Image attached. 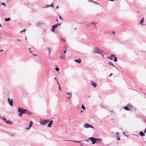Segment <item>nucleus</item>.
<instances>
[{
    "label": "nucleus",
    "mask_w": 146,
    "mask_h": 146,
    "mask_svg": "<svg viewBox=\"0 0 146 146\" xmlns=\"http://www.w3.org/2000/svg\"><path fill=\"white\" fill-rule=\"evenodd\" d=\"M89 140L92 141V144H94L96 143H100L102 141V139H97L94 138V137H89L88 139L86 140V141H87Z\"/></svg>",
    "instance_id": "nucleus-1"
},
{
    "label": "nucleus",
    "mask_w": 146,
    "mask_h": 146,
    "mask_svg": "<svg viewBox=\"0 0 146 146\" xmlns=\"http://www.w3.org/2000/svg\"><path fill=\"white\" fill-rule=\"evenodd\" d=\"M94 52L98 54H101V53L103 52L102 51L100 50L99 48L97 47H95L94 48Z\"/></svg>",
    "instance_id": "nucleus-2"
},
{
    "label": "nucleus",
    "mask_w": 146,
    "mask_h": 146,
    "mask_svg": "<svg viewBox=\"0 0 146 146\" xmlns=\"http://www.w3.org/2000/svg\"><path fill=\"white\" fill-rule=\"evenodd\" d=\"M49 121V120L47 119H44L40 121V123L42 124L45 125L48 123Z\"/></svg>",
    "instance_id": "nucleus-3"
},
{
    "label": "nucleus",
    "mask_w": 146,
    "mask_h": 146,
    "mask_svg": "<svg viewBox=\"0 0 146 146\" xmlns=\"http://www.w3.org/2000/svg\"><path fill=\"white\" fill-rule=\"evenodd\" d=\"M27 111L26 109H23L21 108H19L18 109V111L20 113H25V111Z\"/></svg>",
    "instance_id": "nucleus-4"
},
{
    "label": "nucleus",
    "mask_w": 146,
    "mask_h": 146,
    "mask_svg": "<svg viewBox=\"0 0 146 146\" xmlns=\"http://www.w3.org/2000/svg\"><path fill=\"white\" fill-rule=\"evenodd\" d=\"M84 127L85 128L91 127L92 128H94L93 126H92L90 124H87V123L84 124Z\"/></svg>",
    "instance_id": "nucleus-5"
},
{
    "label": "nucleus",
    "mask_w": 146,
    "mask_h": 146,
    "mask_svg": "<svg viewBox=\"0 0 146 146\" xmlns=\"http://www.w3.org/2000/svg\"><path fill=\"white\" fill-rule=\"evenodd\" d=\"M8 102L10 106H12L13 105V99L11 100L9 98L7 99Z\"/></svg>",
    "instance_id": "nucleus-6"
},
{
    "label": "nucleus",
    "mask_w": 146,
    "mask_h": 146,
    "mask_svg": "<svg viewBox=\"0 0 146 146\" xmlns=\"http://www.w3.org/2000/svg\"><path fill=\"white\" fill-rule=\"evenodd\" d=\"M60 58L62 59H65L66 58V55L64 53H61L60 54V56L59 57Z\"/></svg>",
    "instance_id": "nucleus-7"
},
{
    "label": "nucleus",
    "mask_w": 146,
    "mask_h": 146,
    "mask_svg": "<svg viewBox=\"0 0 146 146\" xmlns=\"http://www.w3.org/2000/svg\"><path fill=\"white\" fill-rule=\"evenodd\" d=\"M127 106H125L123 108L125 110L129 111L130 110V108H131L130 106H129V104H128Z\"/></svg>",
    "instance_id": "nucleus-8"
},
{
    "label": "nucleus",
    "mask_w": 146,
    "mask_h": 146,
    "mask_svg": "<svg viewBox=\"0 0 146 146\" xmlns=\"http://www.w3.org/2000/svg\"><path fill=\"white\" fill-rule=\"evenodd\" d=\"M91 85L93 86L94 87H96L97 86V84H96L93 81H91Z\"/></svg>",
    "instance_id": "nucleus-9"
},
{
    "label": "nucleus",
    "mask_w": 146,
    "mask_h": 146,
    "mask_svg": "<svg viewBox=\"0 0 146 146\" xmlns=\"http://www.w3.org/2000/svg\"><path fill=\"white\" fill-rule=\"evenodd\" d=\"M115 56V55L112 54L110 56L108 57V58H109L110 60H112L113 58Z\"/></svg>",
    "instance_id": "nucleus-10"
},
{
    "label": "nucleus",
    "mask_w": 146,
    "mask_h": 146,
    "mask_svg": "<svg viewBox=\"0 0 146 146\" xmlns=\"http://www.w3.org/2000/svg\"><path fill=\"white\" fill-rule=\"evenodd\" d=\"M54 7V6H53V4H52L50 5H47L46 7V6H45L44 7V8H46V7L48 8V7Z\"/></svg>",
    "instance_id": "nucleus-11"
},
{
    "label": "nucleus",
    "mask_w": 146,
    "mask_h": 146,
    "mask_svg": "<svg viewBox=\"0 0 146 146\" xmlns=\"http://www.w3.org/2000/svg\"><path fill=\"white\" fill-rule=\"evenodd\" d=\"M67 94H68V95L67 99L68 100H69L71 97V94H69V93L68 92L67 93Z\"/></svg>",
    "instance_id": "nucleus-12"
},
{
    "label": "nucleus",
    "mask_w": 146,
    "mask_h": 146,
    "mask_svg": "<svg viewBox=\"0 0 146 146\" xmlns=\"http://www.w3.org/2000/svg\"><path fill=\"white\" fill-rule=\"evenodd\" d=\"M5 122L9 124H12V123L11 121H10L8 120H6V121Z\"/></svg>",
    "instance_id": "nucleus-13"
},
{
    "label": "nucleus",
    "mask_w": 146,
    "mask_h": 146,
    "mask_svg": "<svg viewBox=\"0 0 146 146\" xmlns=\"http://www.w3.org/2000/svg\"><path fill=\"white\" fill-rule=\"evenodd\" d=\"M74 61L77 63H80L81 62V60L80 59L74 60Z\"/></svg>",
    "instance_id": "nucleus-14"
},
{
    "label": "nucleus",
    "mask_w": 146,
    "mask_h": 146,
    "mask_svg": "<svg viewBox=\"0 0 146 146\" xmlns=\"http://www.w3.org/2000/svg\"><path fill=\"white\" fill-rule=\"evenodd\" d=\"M139 134L142 136L145 135V134L144 133V132L142 131H141L140 132Z\"/></svg>",
    "instance_id": "nucleus-15"
},
{
    "label": "nucleus",
    "mask_w": 146,
    "mask_h": 146,
    "mask_svg": "<svg viewBox=\"0 0 146 146\" xmlns=\"http://www.w3.org/2000/svg\"><path fill=\"white\" fill-rule=\"evenodd\" d=\"M53 122V121L51 120L50 121V123L48 124V126L49 127H51V125L52 124Z\"/></svg>",
    "instance_id": "nucleus-16"
},
{
    "label": "nucleus",
    "mask_w": 146,
    "mask_h": 146,
    "mask_svg": "<svg viewBox=\"0 0 146 146\" xmlns=\"http://www.w3.org/2000/svg\"><path fill=\"white\" fill-rule=\"evenodd\" d=\"M144 21V19L143 18L141 20V22L140 23V24L141 25H143V23Z\"/></svg>",
    "instance_id": "nucleus-17"
},
{
    "label": "nucleus",
    "mask_w": 146,
    "mask_h": 146,
    "mask_svg": "<svg viewBox=\"0 0 146 146\" xmlns=\"http://www.w3.org/2000/svg\"><path fill=\"white\" fill-rule=\"evenodd\" d=\"M108 64L109 65H111L113 66H115L114 65V64L111 62H109L108 63Z\"/></svg>",
    "instance_id": "nucleus-18"
},
{
    "label": "nucleus",
    "mask_w": 146,
    "mask_h": 146,
    "mask_svg": "<svg viewBox=\"0 0 146 146\" xmlns=\"http://www.w3.org/2000/svg\"><path fill=\"white\" fill-rule=\"evenodd\" d=\"M25 113L28 115H30L31 113L27 110V111H25Z\"/></svg>",
    "instance_id": "nucleus-19"
},
{
    "label": "nucleus",
    "mask_w": 146,
    "mask_h": 146,
    "mask_svg": "<svg viewBox=\"0 0 146 146\" xmlns=\"http://www.w3.org/2000/svg\"><path fill=\"white\" fill-rule=\"evenodd\" d=\"M57 25H53L52 26V28H53V29H55L56 28H57Z\"/></svg>",
    "instance_id": "nucleus-20"
},
{
    "label": "nucleus",
    "mask_w": 146,
    "mask_h": 146,
    "mask_svg": "<svg viewBox=\"0 0 146 146\" xmlns=\"http://www.w3.org/2000/svg\"><path fill=\"white\" fill-rule=\"evenodd\" d=\"M10 20V18H5V21H8Z\"/></svg>",
    "instance_id": "nucleus-21"
},
{
    "label": "nucleus",
    "mask_w": 146,
    "mask_h": 146,
    "mask_svg": "<svg viewBox=\"0 0 146 146\" xmlns=\"http://www.w3.org/2000/svg\"><path fill=\"white\" fill-rule=\"evenodd\" d=\"M47 48L48 49V53H49L48 54L49 55L50 54V51H51L49 47H48Z\"/></svg>",
    "instance_id": "nucleus-22"
},
{
    "label": "nucleus",
    "mask_w": 146,
    "mask_h": 146,
    "mask_svg": "<svg viewBox=\"0 0 146 146\" xmlns=\"http://www.w3.org/2000/svg\"><path fill=\"white\" fill-rule=\"evenodd\" d=\"M1 119H2L3 121H5V122L7 120H6V119L5 118H3V117H1Z\"/></svg>",
    "instance_id": "nucleus-23"
},
{
    "label": "nucleus",
    "mask_w": 146,
    "mask_h": 146,
    "mask_svg": "<svg viewBox=\"0 0 146 146\" xmlns=\"http://www.w3.org/2000/svg\"><path fill=\"white\" fill-rule=\"evenodd\" d=\"M114 57V59L113 60L115 62H117V57H115H115Z\"/></svg>",
    "instance_id": "nucleus-24"
},
{
    "label": "nucleus",
    "mask_w": 146,
    "mask_h": 146,
    "mask_svg": "<svg viewBox=\"0 0 146 146\" xmlns=\"http://www.w3.org/2000/svg\"><path fill=\"white\" fill-rule=\"evenodd\" d=\"M73 141L76 143H81V142L82 141Z\"/></svg>",
    "instance_id": "nucleus-25"
},
{
    "label": "nucleus",
    "mask_w": 146,
    "mask_h": 146,
    "mask_svg": "<svg viewBox=\"0 0 146 146\" xmlns=\"http://www.w3.org/2000/svg\"><path fill=\"white\" fill-rule=\"evenodd\" d=\"M33 123L32 121H31L30 122V125H29V126H30V127H31Z\"/></svg>",
    "instance_id": "nucleus-26"
},
{
    "label": "nucleus",
    "mask_w": 146,
    "mask_h": 146,
    "mask_svg": "<svg viewBox=\"0 0 146 146\" xmlns=\"http://www.w3.org/2000/svg\"><path fill=\"white\" fill-rule=\"evenodd\" d=\"M61 40L63 42H66V40L63 39V38H61Z\"/></svg>",
    "instance_id": "nucleus-27"
},
{
    "label": "nucleus",
    "mask_w": 146,
    "mask_h": 146,
    "mask_svg": "<svg viewBox=\"0 0 146 146\" xmlns=\"http://www.w3.org/2000/svg\"><path fill=\"white\" fill-rule=\"evenodd\" d=\"M82 109H83V110H84L85 108V106L83 105V104H82Z\"/></svg>",
    "instance_id": "nucleus-28"
},
{
    "label": "nucleus",
    "mask_w": 146,
    "mask_h": 146,
    "mask_svg": "<svg viewBox=\"0 0 146 146\" xmlns=\"http://www.w3.org/2000/svg\"><path fill=\"white\" fill-rule=\"evenodd\" d=\"M26 29H24L22 31H20V33H22L23 32H24L25 31H26Z\"/></svg>",
    "instance_id": "nucleus-29"
},
{
    "label": "nucleus",
    "mask_w": 146,
    "mask_h": 146,
    "mask_svg": "<svg viewBox=\"0 0 146 146\" xmlns=\"http://www.w3.org/2000/svg\"><path fill=\"white\" fill-rule=\"evenodd\" d=\"M55 69L57 71H58L59 70V69L58 68H57V67L56 68H55Z\"/></svg>",
    "instance_id": "nucleus-30"
},
{
    "label": "nucleus",
    "mask_w": 146,
    "mask_h": 146,
    "mask_svg": "<svg viewBox=\"0 0 146 146\" xmlns=\"http://www.w3.org/2000/svg\"><path fill=\"white\" fill-rule=\"evenodd\" d=\"M23 114V113H20V114L19 115V116H21Z\"/></svg>",
    "instance_id": "nucleus-31"
},
{
    "label": "nucleus",
    "mask_w": 146,
    "mask_h": 146,
    "mask_svg": "<svg viewBox=\"0 0 146 146\" xmlns=\"http://www.w3.org/2000/svg\"><path fill=\"white\" fill-rule=\"evenodd\" d=\"M119 133L118 132H117V133H116V137H119Z\"/></svg>",
    "instance_id": "nucleus-32"
},
{
    "label": "nucleus",
    "mask_w": 146,
    "mask_h": 146,
    "mask_svg": "<svg viewBox=\"0 0 146 146\" xmlns=\"http://www.w3.org/2000/svg\"><path fill=\"white\" fill-rule=\"evenodd\" d=\"M31 127H30V126H29V127H26V129H28V130H29V129H30L31 128Z\"/></svg>",
    "instance_id": "nucleus-33"
},
{
    "label": "nucleus",
    "mask_w": 146,
    "mask_h": 146,
    "mask_svg": "<svg viewBox=\"0 0 146 146\" xmlns=\"http://www.w3.org/2000/svg\"><path fill=\"white\" fill-rule=\"evenodd\" d=\"M52 31L54 33V29H53V28H52Z\"/></svg>",
    "instance_id": "nucleus-34"
},
{
    "label": "nucleus",
    "mask_w": 146,
    "mask_h": 146,
    "mask_svg": "<svg viewBox=\"0 0 146 146\" xmlns=\"http://www.w3.org/2000/svg\"><path fill=\"white\" fill-rule=\"evenodd\" d=\"M2 5H4L5 6H6V5H5V3H3V2L2 3Z\"/></svg>",
    "instance_id": "nucleus-35"
},
{
    "label": "nucleus",
    "mask_w": 146,
    "mask_h": 146,
    "mask_svg": "<svg viewBox=\"0 0 146 146\" xmlns=\"http://www.w3.org/2000/svg\"><path fill=\"white\" fill-rule=\"evenodd\" d=\"M66 48L65 50L63 52H62V53H64V54H65V53H66Z\"/></svg>",
    "instance_id": "nucleus-36"
},
{
    "label": "nucleus",
    "mask_w": 146,
    "mask_h": 146,
    "mask_svg": "<svg viewBox=\"0 0 146 146\" xmlns=\"http://www.w3.org/2000/svg\"><path fill=\"white\" fill-rule=\"evenodd\" d=\"M60 25V24H59V23H58V24H56L55 25H57V27L58 26Z\"/></svg>",
    "instance_id": "nucleus-37"
},
{
    "label": "nucleus",
    "mask_w": 146,
    "mask_h": 146,
    "mask_svg": "<svg viewBox=\"0 0 146 146\" xmlns=\"http://www.w3.org/2000/svg\"><path fill=\"white\" fill-rule=\"evenodd\" d=\"M93 2L94 3H96V4H99H99H99V3H97V2H94V1H93Z\"/></svg>",
    "instance_id": "nucleus-38"
},
{
    "label": "nucleus",
    "mask_w": 146,
    "mask_h": 146,
    "mask_svg": "<svg viewBox=\"0 0 146 146\" xmlns=\"http://www.w3.org/2000/svg\"><path fill=\"white\" fill-rule=\"evenodd\" d=\"M117 139L118 140H119L120 139V137H117Z\"/></svg>",
    "instance_id": "nucleus-39"
},
{
    "label": "nucleus",
    "mask_w": 146,
    "mask_h": 146,
    "mask_svg": "<svg viewBox=\"0 0 146 146\" xmlns=\"http://www.w3.org/2000/svg\"><path fill=\"white\" fill-rule=\"evenodd\" d=\"M59 90L61 91V87L60 85L59 86Z\"/></svg>",
    "instance_id": "nucleus-40"
},
{
    "label": "nucleus",
    "mask_w": 146,
    "mask_h": 146,
    "mask_svg": "<svg viewBox=\"0 0 146 146\" xmlns=\"http://www.w3.org/2000/svg\"><path fill=\"white\" fill-rule=\"evenodd\" d=\"M83 143H82L80 145L81 146H86L85 145H83Z\"/></svg>",
    "instance_id": "nucleus-41"
},
{
    "label": "nucleus",
    "mask_w": 146,
    "mask_h": 146,
    "mask_svg": "<svg viewBox=\"0 0 146 146\" xmlns=\"http://www.w3.org/2000/svg\"><path fill=\"white\" fill-rule=\"evenodd\" d=\"M112 33L113 35H115V32L114 31H112Z\"/></svg>",
    "instance_id": "nucleus-42"
},
{
    "label": "nucleus",
    "mask_w": 146,
    "mask_h": 146,
    "mask_svg": "<svg viewBox=\"0 0 146 146\" xmlns=\"http://www.w3.org/2000/svg\"><path fill=\"white\" fill-rule=\"evenodd\" d=\"M59 17L60 19H62V17H61L60 16H59Z\"/></svg>",
    "instance_id": "nucleus-43"
},
{
    "label": "nucleus",
    "mask_w": 146,
    "mask_h": 146,
    "mask_svg": "<svg viewBox=\"0 0 146 146\" xmlns=\"http://www.w3.org/2000/svg\"><path fill=\"white\" fill-rule=\"evenodd\" d=\"M112 75V73H111L109 75V77H110Z\"/></svg>",
    "instance_id": "nucleus-44"
},
{
    "label": "nucleus",
    "mask_w": 146,
    "mask_h": 146,
    "mask_svg": "<svg viewBox=\"0 0 146 146\" xmlns=\"http://www.w3.org/2000/svg\"><path fill=\"white\" fill-rule=\"evenodd\" d=\"M123 133L125 135V136H126V135H125V134L124 132H123ZM126 136H127V137H128V135H126Z\"/></svg>",
    "instance_id": "nucleus-45"
},
{
    "label": "nucleus",
    "mask_w": 146,
    "mask_h": 146,
    "mask_svg": "<svg viewBox=\"0 0 146 146\" xmlns=\"http://www.w3.org/2000/svg\"><path fill=\"white\" fill-rule=\"evenodd\" d=\"M28 25L29 26L31 25V23H28Z\"/></svg>",
    "instance_id": "nucleus-46"
},
{
    "label": "nucleus",
    "mask_w": 146,
    "mask_h": 146,
    "mask_svg": "<svg viewBox=\"0 0 146 146\" xmlns=\"http://www.w3.org/2000/svg\"><path fill=\"white\" fill-rule=\"evenodd\" d=\"M144 132V133H146V128L145 129Z\"/></svg>",
    "instance_id": "nucleus-47"
},
{
    "label": "nucleus",
    "mask_w": 146,
    "mask_h": 146,
    "mask_svg": "<svg viewBox=\"0 0 146 146\" xmlns=\"http://www.w3.org/2000/svg\"><path fill=\"white\" fill-rule=\"evenodd\" d=\"M94 22H92L91 23V24H94Z\"/></svg>",
    "instance_id": "nucleus-48"
},
{
    "label": "nucleus",
    "mask_w": 146,
    "mask_h": 146,
    "mask_svg": "<svg viewBox=\"0 0 146 146\" xmlns=\"http://www.w3.org/2000/svg\"><path fill=\"white\" fill-rule=\"evenodd\" d=\"M114 67H115L117 69V68L116 66H114Z\"/></svg>",
    "instance_id": "nucleus-49"
},
{
    "label": "nucleus",
    "mask_w": 146,
    "mask_h": 146,
    "mask_svg": "<svg viewBox=\"0 0 146 146\" xmlns=\"http://www.w3.org/2000/svg\"><path fill=\"white\" fill-rule=\"evenodd\" d=\"M3 51V50H0V52H1Z\"/></svg>",
    "instance_id": "nucleus-50"
},
{
    "label": "nucleus",
    "mask_w": 146,
    "mask_h": 146,
    "mask_svg": "<svg viewBox=\"0 0 146 146\" xmlns=\"http://www.w3.org/2000/svg\"><path fill=\"white\" fill-rule=\"evenodd\" d=\"M109 0L112 1H113L114 0Z\"/></svg>",
    "instance_id": "nucleus-51"
},
{
    "label": "nucleus",
    "mask_w": 146,
    "mask_h": 146,
    "mask_svg": "<svg viewBox=\"0 0 146 146\" xmlns=\"http://www.w3.org/2000/svg\"><path fill=\"white\" fill-rule=\"evenodd\" d=\"M57 84H58L59 86L60 85L59 84L58 82H57Z\"/></svg>",
    "instance_id": "nucleus-52"
},
{
    "label": "nucleus",
    "mask_w": 146,
    "mask_h": 146,
    "mask_svg": "<svg viewBox=\"0 0 146 146\" xmlns=\"http://www.w3.org/2000/svg\"><path fill=\"white\" fill-rule=\"evenodd\" d=\"M17 40H18V41H20V40H19V39H18Z\"/></svg>",
    "instance_id": "nucleus-53"
},
{
    "label": "nucleus",
    "mask_w": 146,
    "mask_h": 146,
    "mask_svg": "<svg viewBox=\"0 0 146 146\" xmlns=\"http://www.w3.org/2000/svg\"><path fill=\"white\" fill-rule=\"evenodd\" d=\"M58 6L57 7H56V9H58Z\"/></svg>",
    "instance_id": "nucleus-54"
},
{
    "label": "nucleus",
    "mask_w": 146,
    "mask_h": 146,
    "mask_svg": "<svg viewBox=\"0 0 146 146\" xmlns=\"http://www.w3.org/2000/svg\"><path fill=\"white\" fill-rule=\"evenodd\" d=\"M54 79L56 80V78H54Z\"/></svg>",
    "instance_id": "nucleus-55"
},
{
    "label": "nucleus",
    "mask_w": 146,
    "mask_h": 146,
    "mask_svg": "<svg viewBox=\"0 0 146 146\" xmlns=\"http://www.w3.org/2000/svg\"><path fill=\"white\" fill-rule=\"evenodd\" d=\"M81 112H83V111H81Z\"/></svg>",
    "instance_id": "nucleus-56"
},
{
    "label": "nucleus",
    "mask_w": 146,
    "mask_h": 146,
    "mask_svg": "<svg viewBox=\"0 0 146 146\" xmlns=\"http://www.w3.org/2000/svg\"><path fill=\"white\" fill-rule=\"evenodd\" d=\"M25 40H27V38H25Z\"/></svg>",
    "instance_id": "nucleus-57"
},
{
    "label": "nucleus",
    "mask_w": 146,
    "mask_h": 146,
    "mask_svg": "<svg viewBox=\"0 0 146 146\" xmlns=\"http://www.w3.org/2000/svg\"><path fill=\"white\" fill-rule=\"evenodd\" d=\"M102 56H103V54H102Z\"/></svg>",
    "instance_id": "nucleus-58"
},
{
    "label": "nucleus",
    "mask_w": 146,
    "mask_h": 146,
    "mask_svg": "<svg viewBox=\"0 0 146 146\" xmlns=\"http://www.w3.org/2000/svg\"><path fill=\"white\" fill-rule=\"evenodd\" d=\"M91 0V1H92V2H93V1H92V0Z\"/></svg>",
    "instance_id": "nucleus-59"
},
{
    "label": "nucleus",
    "mask_w": 146,
    "mask_h": 146,
    "mask_svg": "<svg viewBox=\"0 0 146 146\" xmlns=\"http://www.w3.org/2000/svg\"><path fill=\"white\" fill-rule=\"evenodd\" d=\"M1 26V25L0 24V27Z\"/></svg>",
    "instance_id": "nucleus-60"
},
{
    "label": "nucleus",
    "mask_w": 146,
    "mask_h": 146,
    "mask_svg": "<svg viewBox=\"0 0 146 146\" xmlns=\"http://www.w3.org/2000/svg\"><path fill=\"white\" fill-rule=\"evenodd\" d=\"M136 136H138V135H136Z\"/></svg>",
    "instance_id": "nucleus-61"
},
{
    "label": "nucleus",
    "mask_w": 146,
    "mask_h": 146,
    "mask_svg": "<svg viewBox=\"0 0 146 146\" xmlns=\"http://www.w3.org/2000/svg\"><path fill=\"white\" fill-rule=\"evenodd\" d=\"M145 121H146V120Z\"/></svg>",
    "instance_id": "nucleus-62"
}]
</instances>
